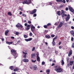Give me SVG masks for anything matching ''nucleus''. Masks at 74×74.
Wrapping results in <instances>:
<instances>
[{"label": "nucleus", "instance_id": "f257e3e1", "mask_svg": "<svg viewBox=\"0 0 74 74\" xmlns=\"http://www.w3.org/2000/svg\"><path fill=\"white\" fill-rule=\"evenodd\" d=\"M55 70L56 71L57 73H60L63 72V69L60 66H58L57 68L55 69Z\"/></svg>", "mask_w": 74, "mask_h": 74}, {"label": "nucleus", "instance_id": "f03ea898", "mask_svg": "<svg viewBox=\"0 0 74 74\" xmlns=\"http://www.w3.org/2000/svg\"><path fill=\"white\" fill-rule=\"evenodd\" d=\"M11 54L13 55V56H14V58L16 59V57H17V56H16V51L14 50V49H12L11 50Z\"/></svg>", "mask_w": 74, "mask_h": 74}, {"label": "nucleus", "instance_id": "7ed1b4c3", "mask_svg": "<svg viewBox=\"0 0 74 74\" xmlns=\"http://www.w3.org/2000/svg\"><path fill=\"white\" fill-rule=\"evenodd\" d=\"M25 1H23V4H29L31 3V0H25Z\"/></svg>", "mask_w": 74, "mask_h": 74}, {"label": "nucleus", "instance_id": "20e7f679", "mask_svg": "<svg viewBox=\"0 0 74 74\" xmlns=\"http://www.w3.org/2000/svg\"><path fill=\"white\" fill-rule=\"evenodd\" d=\"M37 11V9H35L32 11H30L29 12V13L30 14H35L36 12Z\"/></svg>", "mask_w": 74, "mask_h": 74}, {"label": "nucleus", "instance_id": "39448f33", "mask_svg": "<svg viewBox=\"0 0 74 74\" xmlns=\"http://www.w3.org/2000/svg\"><path fill=\"white\" fill-rule=\"evenodd\" d=\"M16 27L17 28H19L20 27L21 28H22V27H23V26L19 23L17 24V25H16Z\"/></svg>", "mask_w": 74, "mask_h": 74}, {"label": "nucleus", "instance_id": "423d86ee", "mask_svg": "<svg viewBox=\"0 0 74 74\" xmlns=\"http://www.w3.org/2000/svg\"><path fill=\"white\" fill-rule=\"evenodd\" d=\"M65 14V12L63 10H61V15L62 18L64 17V14Z\"/></svg>", "mask_w": 74, "mask_h": 74}, {"label": "nucleus", "instance_id": "0eeeda50", "mask_svg": "<svg viewBox=\"0 0 74 74\" xmlns=\"http://www.w3.org/2000/svg\"><path fill=\"white\" fill-rule=\"evenodd\" d=\"M35 27L33 25H32L31 26V29L32 32L34 31V29H35Z\"/></svg>", "mask_w": 74, "mask_h": 74}, {"label": "nucleus", "instance_id": "6e6552de", "mask_svg": "<svg viewBox=\"0 0 74 74\" xmlns=\"http://www.w3.org/2000/svg\"><path fill=\"white\" fill-rule=\"evenodd\" d=\"M70 15L68 14L66 18V21H68L70 19Z\"/></svg>", "mask_w": 74, "mask_h": 74}, {"label": "nucleus", "instance_id": "1a4fd4ad", "mask_svg": "<svg viewBox=\"0 0 74 74\" xmlns=\"http://www.w3.org/2000/svg\"><path fill=\"white\" fill-rule=\"evenodd\" d=\"M22 53H23V55L24 56H23V58H26V55L27 54V53H25L24 52V51L22 52Z\"/></svg>", "mask_w": 74, "mask_h": 74}, {"label": "nucleus", "instance_id": "9d476101", "mask_svg": "<svg viewBox=\"0 0 74 74\" xmlns=\"http://www.w3.org/2000/svg\"><path fill=\"white\" fill-rule=\"evenodd\" d=\"M68 8L70 11H71V12H73V11L74 9H73V8H72V7H71V6H68Z\"/></svg>", "mask_w": 74, "mask_h": 74}, {"label": "nucleus", "instance_id": "9b49d317", "mask_svg": "<svg viewBox=\"0 0 74 74\" xmlns=\"http://www.w3.org/2000/svg\"><path fill=\"white\" fill-rule=\"evenodd\" d=\"M63 26V23H62L61 22H60V24L58 26V28H60L61 27H62Z\"/></svg>", "mask_w": 74, "mask_h": 74}, {"label": "nucleus", "instance_id": "f8f14e48", "mask_svg": "<svg viewBox=\"0 0 74 74\" xmlns=\"http://www.w3.org/2000/svg\"><path fill=\"white\" fill-rule=\"evenodd\" d=\"M27 27L26 28V30H29L30 28V25H28L27 26Z\"/></svg>", "mask_w": 74, "mask_h": 74}, {"label": "nucleus", "instance_id": "ddd939ff", "mask_svg": "<svg viewBox=\"0 0 74 74\" xmlns=\"http://www.w3.org/2000/svg\"><path fill=\"white\" fill-rule=\"evenodd\" d=\"M23 62H25V63L28 62H29V60L27 59H24L23 60Z\"/></svg>", "mask_w": 74, "mask_h": 74}, {"label": "nucleus", "instance_id": "4468645a", "mask_svg": "<svg viewBox=\"0 0 74 74\" xmlns=\"http://www.w3.org/2000/svg\"><path fill=\"white\" fill-rule=\"evenodd\" d=\"M31 40H32V38H30L28 39H25V41L27 42L29 41H31Z\"/></svg>", "mask_w": 74, "mask_h": 74}, {"label": "nucleus", "instance_id": "2eb2a0df", "mask_svg": "<svg viewBox=\"0 0 74 74\" xmlns=\"http://www.w3.org/2000/svg\"><path fill=\"white\" fill-rule=\"evenodd\" d=\"M9 69H10L11 70H13L14 69V66H11L9 67Z\"/></svg>", "mask_w": 74, "mask_h": 74}, {"label": "nucleus", "instance_id": "dca6fc26", "mask_svg": "<svg viewBox=\"0 0 74 74\" xmlns=\"http://www.w3.org/2000/svg\"><path fill=\"white\" fill-rule=\"evenodd\" d=\"M14 70V71L16 72V71H18V70H19V69L18 68V67H16V69H15Z\"/></svg>", "mask_w": 74, "mask_h": 74}, {"label": "nucleus", "instance_id": "f3484780", "mask_svg": "<svg viewBox=\"0 0 74 74\" xmlns=\"http://www.w3.org/2000/svg\"><path fill=\"white\" fill-rule=\"evenodd\" d=\"M72 50L70 51L68 53V56H70L72 54Z\"/></svg>", "mask_w": 74, "mask_h": 74}, {"label": "nucleus", "instance_id": "a211bd4d", "mask_svg": "<svg viewBox=\"0 0 74 74\" xmlns=\"http://www.w3.org/2000/svg\"><path fill=\"white\" fill-rule=\"evenodd\" d=\"M9 32V30H7L5 31V36L7 35V34Z\"/></svg>", "mask_w": 74, "mask_h": 74}, {"label": "nucleus", "instance_id": "6ab92c4d", "mask_svg": "<svg viewBox=\"0 0 74 74\" xmlns=\"http://www.w3.org/2000/svg\"><path fill=\"white\" fill-rule=\"evenodd\" d=\"M45 38H47V39H49L50 38L51 36H50L49 35H45Z\"/></svg>", "mask_w": 74, "mask_h": 74}, {"label": "nucleus", "instance_id": "aec40b11", "mask_svg": "<svg viewBox=\"0 0 74 74\" xmlns=\"http://www.w3.org/2000/svg\"><path fill=\"white\" fill-rule=\"evenodd\" d=\"M13 42H8V41H7L6 42V44H9V45H10V44H12Z\"/></svg>", "mask_w": 74, "mask_h": 74}, {"label": "nucleus", "instance_id": "412c9836", "mask_svg": "<svg viewBox=\"0 0 74 74\" xmlns=\"http://www.w3.org/2000/svg\"><path fill=\"white\" fill-rule=\"evenodd\" d=\"M73 62H74L73 61H71L70 62L69 64H70V66H72V65H73Z\"/></svg>", "mask_w": 74, "mask_h": 74}, {"label": "nucleus", "instance_id": "4be33fe9", "mask_svg": "<svg viewBox=\"0 0 74 74\" xmlns=\"http://www.w3.org/2000/svg\"><path fill=\"white\" fill-rule=\"evenodd\" d=\"M36 60L38 62H40V57H37Z\"/></svg>", "mask_w": 74, "mask_h": 74}, {"label": "nucleus", "instance_id": "5701e85b", "mask_svg": "<svg viewBox=\"0 0 74 74\" xmlns=\"http://www.w3.org/2000/svg\"><path fill=\"white\" fill-rule=\"evenodd\" d=\"M70 33L73 35V37H74V31L73 30H72L70 31Z\"/></svg>", "mask_w": 74, "mask_h": 74}, {"label": "nucleus", "instance_id": "b1692460", "mask_svg": "<svg viewBox=\"0 0 74 74\" xmlns=\"http://www.w3.org/2000/svg\"><path fill=\"white\" fill-rule=\"evenodd\" d=\"M46 72L47 74H49L50 73V70L49 69H47L46 71Z\"/></svg>", "mask_w": 74, "mask_h": 74}, {"label": "nucleus", "instance_id": "393cba45", "mask_svg": "<svg viewBox=\"0 0 74 74\" xmlns=\"http://www.w3.org/2000/svg\"><path fill=\"white\" fill-rule=\"evenodd\" d=\"M33 68L35 70H36L37 69V66H36V65H34L33 66Z\"/></svg>", "mask_w": 74, "mask_h": 74}, {"label": "nucleus", "instance_id": "a878e982", "mask_svg": "<svg viewBox=\"0 0 74 74\" xmlns=\"http://www.w3.org/2000/svg\"><path fill=\"white\" fill-rule=\"evenodd\" d=\"M61 65H62V66H63V65H64V61L63 60H62L61 61Z\"/></svg>", "mask_w": 74, "mask_h": 74}, {"label": "nucleus", "instance_id": "bb28decb", "mask_svg": "<svg viewBox=\"0 0 74 74\" xmlns=\"http://www.w3.org/2000/svg\"><path fill=\"white\" fill-rule=\"evenodd\" d=\"M36 57V55L34 54H32L31 56V58H35Z\"/></svg>", "mask_w": 74, "mask_h": 74}, {"label": "nucleus", "instance_id": "cd10ccee", "mask_svg": "<svg viewBox=\"0 0 74 74\" xmlns=\"http://www.w3.org/2000/svg\"><path fill=\"white\" fill-rule=\"evenodd\" d=\"M53 3H52L51 2H49L47 3V4L48 5H52V4Z\"/></svg>", "mask_w": 74, "mask_h": 74}, {"label": "nucleus", "instance_id": "c85d7f7f", "mask_svg": "<svg viewBox=\"0 0 74 74\" xmlns=\"http://www.w3.org/2000/svg\"><path fill=\"white\" fill-rule=\"evenodd\" d=\"M8 15H10V16H12V13H11V12H9L8 13Z\"/></svg>", "mask_w": 74, "mask_h": 74}, {"label": "nucleus", "instance_id": "c756f323", "mask_svg": "<svg viewBox=\"0 0 74 74\" xmlns=\"http://www.w3.org/2000/svg\"><path fill=\"white\" fill-rule=\"evenodd\" d=\"M52 45H53L55 46V40H53L52 41Z\"/></svg>", "mask_w": 74, "mask_h": 74}, {"label": "nucleus", "instance_id": "7c9ffc66", "mask_svg": "<svg viewBox=\"0 0 74 74\" xmlns=\"http://www.w3.org/2000/svg\"><path fill=\"white\" fill-rule=\"evenodd\" d=\"M58 37V36H56L55 37L53 38V41H55V40H56V38H57Z\"/></svg>", "mask_w": 74, "mask_h": 74}, {"label": "nucleus", "instance_id": "2f4dec72", "mask_svg": "<svg viewBox=\"0 0 74 74\" xmlns=\"http://www.w3.org/2000/svg\"><path fill=\"white\" fill-rule=\"evenodd\" d=\"M61 12H60V11H57V14L58 15H60V13Z\"/></svg>", "mask_w": 74, "mask_h": 74}, {"label": "nucleus", "instance_id": "473e14b6", "mask_svg": "<svg viewBox=\"0 0 74 74\" xmlns=\"http://www.w3.org/2000/svg\"><path fill=\"white\" fill-rule=\"evenodd\" d=\"M57 2H62V0H56Z\"/></svg>", "mask_w": 74, "mask_h": 74}, {"label": "nucleus", "instance_id": "72a5a7b5", "mask_svg": "<svg viewBox=\"0 0 74 74\" xmlns=\"http://www.w3.org/2000/svg\"><path fill=\"white\" fill-rule=\"evenodd\" d=\"M51 23H48L47 25V26H51Z\"/></svg>", "mask_w": 74, "mask_h": 74}, {"label": "nucleus", "instance_id": "f704fd0d", "mask_svg": "<svg viewBox=\"0 0 74 74\" xmlns=\"http://www.w3.org/2000/svg\"><path fill=\"white\" fill-rule=\"evenodd\" d=\"M32 63H35L36 62V60H32Z\"/></svg>", "mask_w": 74, "mask_h": 74}, {"label": "nucleus", "instance_id": "c9c22d12", "mask_svg": "<svg viewBox=\"0 0 74 74\" xmlns=\"http://www.w3.org/2000/svg\"><path fill=\"white\" fill-rule=\"evenodd\" d=\"M64 26L65 27H67V23H65L64 24Z\"/></svg>", "mask_w": 74, "mask_h": 74}, {"label": "nucleus", "instance_id": "e433bc0d", "mask_svg": "<svg viewBox=\"0 0 74 74\" xmlns=\"http://www.w3.org/2000/svg\"><path fill=\"white\" fill-rule=\"evenodd\" d=\"M24 38H27V37H28V36H27L25 35H24Z\"/></svg>", "mask_w": 74, "mask_h": 74}, {"label": "nucleus", "instance_id": "4c0bfd02", "mask_svg": "<svg viewBox=\"0 0 74 74\" xmlns=\"http://www.w3.org/2000/svg\"><path fill=\"white\" fill-rule=\"evenodd\" d=\"M19 9L20 10H21V11H23V9L22 8L19 7Z\"/></svg>", "mask_w": 74, "mask_h": 74}, {"label": "nucleus", "instance_id": "58836bf2", "mask_svg": "<svg viewBox=\"0 0 74 74\" xmlns=\"http://www.w3.org/2000/svg\"><path fill=\"white\" fill-rule=\"evenodd\" d=\"M36 16H37V14H34L33 16L34 17H36Z\"/></svg>", "mask_w": 74, "mask_h": 74}, {"label": "nucleus", "instance_id": "ea45409f", "mask_svg": "<svg viewBox=\"0 0 74 74\" xmlns=\"http://www.w3.org/2000/svg\"><path fill=\"white\" fill-rule=\"evenodd\" d=\"M36 55H37V57H39L38 56L39 55V53H38V52H37L36 53Z\"/></svg>", "mask_w": 74, "mask_h": 74}, {"label": "nucleus", "instance_id": "a19ab883", "mask_svg": "<svg viewBox=\"0 0 74 74\" xmlns=\"http://www.w3.org/2000/svg\"><path fill=\"white\" fill-rule=\"evenodd\" d=\"M72 48H74V43H73L71 46Z\"/></svg>", "mask_w": 74, "mask_h": 74}, {"label": "nucleus", "instance_id": "79ce46f5", "mask_svg": "<svg viewBox=\"0 0 74 74\" xmlns=\"http://www.w3.org/2000/svg\"><path fill=\"white\" fill-rule=\"evenodd\" d=\"M35 50V47H33L32 49V51H34Z\"/></svg>", "mask_w": 74, "mask_h": 74}, {"label": "nucleus", "instance_id": "37998d69", "mask_svg": "<svg viewBox=\"0 0 74 74\" xmlns=\"http://www.w3.org/2000/svg\"><path fill=\"white\" fill-rule=\"evenodd\" d=\"M15 34H16V35H18V34H19V32H16L15 33Z\"/></svg>", "mask_w": 74, "mask_h": 74}, {"label": "nucleus", "instance_id": "c03bdc74", "mask_svg": "<svg viewBox=\"0 0 74 74\" xmlns=\"http://www.w3.org/2000/svg\"><path fill=\"white\" fill-rule=\"evenodd\" d=\"M47 26L46 25H45L44 26V28H45V29H47Z\"/></svg>", "mask_w": 74, "mask_h": 74}, {"label": "nucleus", "instance_id": "a18cd8bd", "mask_svg": "<svg viewBox=\"0 0 74 74\" xmlns=\"http://www.w3.org/2000/svg\"><path fill=\"white\" fill-rule=\"evenodd\" d=\"M29 36H33V34H32V33H29Z\"/></svg>", "mask_w": 74, "mask_h": 74}, {"label": "nucleus", "instance_id": "49530a36", "mask_svg": "<svg viewBox=\"0 0 74 74\" xmlns=\"http://www.w3.org/2000/svg\"><path fill=\"white\" fill-rule=\"evenodd\" d=\"M22 16H25L26 17V15L25 14H23L22 15Z\"/></svg>", "mask_w": 74, "mask_h": 74}, {"label": "nucleus", "instance_id": "de8ad7c7", "mask_svg": "<svg viewBox=\"0 0 74 74\" xmlns=\"http://www.w3.org/2000/svg\"><path fill=\"white\" fill-rule=\"evenodd\" d=\"M28 23H29V24H30L31 23H32V22L30 21H28Z\"/></svg>", "mask_w": 74, "mask_h": 74}, {"label": "nucleus", "instance_id": "09e8293b", "mask_svg": "<svg viewBox=\"0 0 74 74\" xmlns=\"http://www.w3.org/2000/svg\"><path fill=\"white\" fill-rule=\"evenodd\" d=\"M42 65H44L45 64V62H42Z\"/></svg>", "mask_w": 74, "mask_h": 74}, {"label": "nucleus", "instance_id": "8fccbe9b", "mask_svg": "<svg viewBox=\"0 0 74 74\" xmlns=\"http://www.w3.org/2000/svg\"><path fill=\"white\" fill-rule=\"evenodd\" d=\"M51 37H55V35H51Z\"/></svg>", "mask_w": 74, "mask_h": 74}, {"label": "nucleus", "instance_id": "3c124183", "mask_svg": "<svg viewBox=\"0 0 74 74\" xmlns=\"http://www.w3.org/2000/svg\"><path fill=\"white\" fill-rule=\"evenodd\" d=\"M62 2L63 3H65L66 1H65V0H63Z\"/></svg>", "mask_w": 74, "mask_h": 74}, {"label": "nucleus", "instance_id": "603ef678", "mask_svg": "<svg viewBox=\"0 0 74 74\" xmlns=\"http://www.w3.org/2000/svg\"><path fill=\"white\" fill-rule=\"evenodd\" d=\"M11 38L12 39H13L14 40V39L15 38H14V37L13 36H12L11 37Z\"/></svg>", "mask_w": 74, "mask_h": 74}, {"label": "nucleus", "instance_id": "864d4df0", "mask_svg": "<svg viewBox=\"0 0 74 74\" xmlns=\"http://www.w3.org/2000/svg\"><path fill=\"white\" fill-rule=\"evenodd\" d=\"M58 52V51L56 50L55 51V53H56V54H57Z\"/></svg>", "mask_w": 74, "mask_h": 74}, {"label": "nucleus", "instance_id": "5fc2aeb1", "mask_svg": "<svg viewBox=\"0 0 74 74\" xmlns=\"http://www.w3.org/2000/svg\"><path fill=\"white\" fill-rule=\"evenodd\" d=\"M25 26H27V23H25V24L24 25Z\"/></svg>", "mask_w": 74, "mask_h": 74}, {"label": "nucleus", "instance_id": "6e6d98bb", "mask_svg": "<svg viewBox=\"0 0 74 74\" xmlns=\"http://www.w3.org/2000/svg\"><path fill=\"white\" fill-rule=\"evenodd\" d=\"M65 10L66 11H68L69 10V8H66Z\"/></svg>", "mask_w": 74, "mask_h": 74}, {"label": "nucleus", "instance_id": "4d7b16f0", "mask_svg": "<svg viewBox=\"0 0 74 74\" xmlns=\"http://www.w3.org/2000/svg\"><path fill=\"white\" fill-rule=\"evenodd\" d=\"M73 40H74V38L73 37H72L71 38V41H73Z\"/></svg>", "mask_w": 74, "mask_h": 74}, {"label": "nucleus", "instance_id": "13d9d810", "mask_svg": "<svg viewBox=\"0 0 74 74\" xmlns=\"http://www.w3.org/2000/svg\"><path fill=\"white\" fill-rule=\"evenodd\" d=\"M71 29H74V27L73 26H72L71 27Z\"/></svg>", "mask_w": 74, "mask_h": 74}, {"label": "nucleus", "instance_id": "bf43d9fd", "mask_svg": "<svg viewBox=\"0 0 74 74\" xmlns=\"http://www.w3.org/2000/svg\"><path fill=\"white\" fill-rule=\"evenodd\" d=\"M55 65V64L54 63H53L52 64V65H51V66H53Z\"/></svg>", "mask_w": 74, "mask_h": 74}, {"label": "nucleus", "instance_id": "052dcab7", "mask_svg": "<svg viewBox=\"0 0 74 74\" xmlns=\"http://www.w3.org/2000/svg\"><path fill=\"white\" fill-rule=\"evenodd\" d=\"M2 41H4V38H2L1 39Z\"/></svg>", "mask_w": 74, "mask_h": 74}, {"label": "nucleus", "instance_id": "680f3d73", "mask_svg": "<svg viewBox=\"0 0 74 74\" xmlns=\"http://www.w3.org/2000/svg\"><path fill=\"white\" fill-rule=\"evenodd\" d=\"M57 67H58V66H56L54 67V68H55V69H56Z\"/></svg>", "mask_w": 74, "mask_h": 74}, {"label": "nucleus", "instance_id": "e2e57ef3", "mask_svg": "<svg viewBox=\"0 0 74 74\" xmlns=\"http://www.w3.org/2000/svg\"><path fill=\"white\" fill-rule=\"evenodd\" d=\"M59 48L60 49H61V48H62V47H61V46H59Z\"/></svg>", "mask_w": 74, "mask_h": 74}, {"label": "nucleus", "instance_id": "0e129e2a", "mask_svg": "<svg viewBox=\"0 0 74 74\" xmlns=\"http://www.w3.org/2000/svg\"><path fill=\"white\" fill-rule=\"evenodd\" d=\"M58 44H59V45H60V44H61V42H59L58 43Z\"/></svg>", "mask_w": 74, "mask_h": 74}, {"label": "nucleus", "instance_id": "69168bd1", "mask_svg": "<svg viewBox=\"0 0 74 74\" xmlns=\"http://www.w3.org/2000/svg\"><path fill=\"white\" fill-rule=\"evenodd\" d=\"M12 74H16V73L14 72V73H12Z\"/></svg>", "mask_w": 74, "mask_h": 74}, {"label": "nucleus", "instance_id": "338daca9", "mask_svg": "<svg viewBox=\"0 0 74 74\" xmlns=\"http://www.w3.org/2000/svg\"><path fill=\"white\" fill-rule=\"evenodd\" d=\"M49 62H52V59H50Z\"/></svg>", "mask_w": 74, "mask_h": 74}, {"label": "nucleus", "instance_id": "774afa93", "mask_svg": "<svg viewBox=\"0 0 74 74\" xmlns=\"http://www.w3.org/2000/svg\"><path fill=\"white\" fill-rule=\"evenodd\" d=\"M73 69H74V65H73V67L72 68Z\"/></svg>", "mask_w": 74, "mask_h": 74}]
</instances>
